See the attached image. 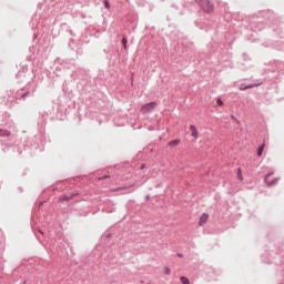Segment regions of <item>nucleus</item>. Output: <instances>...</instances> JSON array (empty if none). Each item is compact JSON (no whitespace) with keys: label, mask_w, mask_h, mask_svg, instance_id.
Wrapping results in <instances>:
<instances>
[{"label":"nucleus","mask_w":284,"mask_h":284,"mask_svg":"<svg viewBox=\"0 0 284 284\" xmlns=\"http://www.w3.org/2000/svg\"><path fill=\"white\" fill-rule=\"evenodd\" d=\"M103 4L106 10H110V2L108 0H103Z\"/></svg>","instance_id":"nucleus-13"},{"label":"nucleus","mask_w":284,"mask_h":284,"mask_svg":"<svg viewBox=\"0 0 284 284\" xmlns=\"http://www.w3.org/2000/svg\"><path fill=\"white\" fill-rule=\"evenodd\" d=\"M207 219H210V215L207 213L202 214L199 221V225H205V223H207Z\"/></svg>","instance_id":"nucleus-5"},{"label":"nucleus","mask_w":284,"mask_h":284,"mask_svg":"<svg viewBox=\"0 0 284 284\" xmlns=\"http://www.w3.org/2000/svg\"><path fill=\"white\" fill-rule=\"evenodd\" d=\"M122 45H123L124 50H128V39L126 38L122 39Z\"/></svg>","instance_id":"nucleus-11"},{"label":"nucleus","mask_w":284,"mask_h":284,"mask_svg":"<svg viewBox=\"0 0 284 284\" xmlns=\"http://www.w3.org/2000/svg\"><path fill=\"white\" fill-rule=\"evenodd\" d=\"M102 179H110V176H108V175H104Z\"/></svg>","instance_id":"nucleus-17"},{"label":"nucleus","mask_w":284,"mask_h":284,"mask_svg":"<svg viewBox=\"0 0 284 284\" xmlns=\"http://www.w3.org/2000/svg\"><path fill=\"white\" fill-rule=\"evenodd\" d=\"M170 267H164L163 273L166 274V276H170Z\"/></svg>","instance_id":"nucleus-15"},{"label":"nucleus","mask_w":284,"mask_h":284,"mask_svg":"<svg viewBox=\"0 0 284 284\" xmlns=\"http://www.w3.org/2000/svg\"><path fill=\"white\" fill-rule=\"evenodd\" d=\"M190 132L193 139H199V130H196V126L194 124L190 125Z\"/></svg>","instance_id":"nucleus-4"},{"label":"nucleus","mask_w":284,"mask_h":284,"mask_svg":"<svg viewBox=\"0 0 284 284\" xmlns=\"http://www.w3.org/2000/svg\"><path fill=\"white\" fill-rule=\"evenodd\" d=\"M265 183L268 186L276 185V183H278V179L272 180V174H267L265 178Z\"/></svg>","instance_id":"nucleus-3"},{"label":"nucleus","mask_w":284,"mask_h":284,"mask_svg":"<svg viewBox=\"0 0 284 284\" xmlns=\"http://www.w3.org/2000/svg\"><path fill=\"white\" fill-rule=\"evenodd\" d=\"M216 103H217V105H223V100H221V98H219V99L216 100Z\"/></svg>","instance_id":"nucleus-16"},{"label":"nucleus","mask_w":284,"mask_h":284,"mask_svg":"<svg viewBox=\"0 0 284 284\" xmlns=\"http://www.w3.org/2000/svg\"><path fill=\"white\" fill-rule=\"evenodd\" d=\"M156 109V102H150L146 104H143L140 109L141 114H148L149 112H152V110Z\"/></svg>","instance_id":"nucleus-2"},{"label":"nucleus","mask_w":284,"mask_h":284,"mask_svg":"<svg viewBox=\"0 0 284 284\" xmlns=\"http://www.w3.org/2000/svg\"><path fill=\"white\" fill-rule=\"evenodd\" d=\"M195 2L200 6L201 10L205 12V14H212L214 12V3L210 0H195Z\"/></svg>","instance_id":"nucleus-1"},{"label":"nucleus","mask_w":284,"mask_h":284,"mask_svg":"<svg viewBox=\"0 0 284 284\" xmlns=\"http://www.w3.org/2000/svg\"><path fill=\"white\" fill-rule=\"evenodd\" d=\"M10 134V131H0V136H8Z\"/></svg>","instance_id":"nucleus-12"},{"label":"nucleus","mask_w":284,"mask_h":284,"mask_svg":"<svg viewBox=\"0 0 284 284\" xmlns=\"http://www.w3.org/2000/svg\"><path fill=\"white\" fill-rule=\"evenodd\" d=\"M265 150V143H263L257 150V156H263V151Z\"/></svg>","instance_id":"nucleus-8"},{"label":"nucleus","mask_w":284,"mask_h":284,"mask_svg":"<svg viewBox=\"0 0 284 284\" xmlns=\"http://www.w3.org/2000/svg\"><path fill=\"white\" fill-rule=\"evenodd\" d=\"M257 85H260V84H248V85L241 84V85H240V90H241V91H244V90H252V88H257Z\"/></svg>","instance_id":"nucleus-6"},{"label":"nucleus","mask_w":284,"mask_h":284,"mask_svg":"<svg viewBox=\"0 0 284 284\" xmlns=\"http://www.w3.org/2000/svg\"><path fill=\"white\" fill-rule=\"evenodd\" d=\"M179 143H181V140H173L169 142V145L171 148H176V145H179Z\"/></svg>","instance_id":"nucleus-7"},{"label":"nucleus","mask_w":284,"mask_h":284,"mask_svg":"<svg viewBox=\"0 0 284 284\" xmlns=\"http://www.w3.org/2000/svg\"><path fill=\"white\" fill-rule=\"evenodd\" d=\"M180 281H181L182 284H190V280L187 277H185V276H182L180 278Z\"/></svg>","instance_id":"nucleus-10"},{"label":"nucleus","mask_w":284,"mask_h":284,"mask_svg":"<svg viewBox=\"0 0 284 284\" xmlns=\"http://www.w3.org/2000/svg\"><path fill=\"white\" fill-rule=\"evenodd\" d=\"M237 179L240 181H243V173H241V169H239V171H237Z\"/></svg>","instance_id":"nucleus-14"},{"label":"nucleus","mask_w":284,"mask_h":284,"mask_svg":"<svg viewBox=\"0 0 284 284\" xmlns=\"http://www.w3.org/2000/svg\"><path fill=\"white\" fill-rule=\"evenodd\" d=\"M71 199H74V195L68 196V195H62L60 197V201H71Z\"/></svg>","instance_id":"nucleus-9"}]
</instances>
